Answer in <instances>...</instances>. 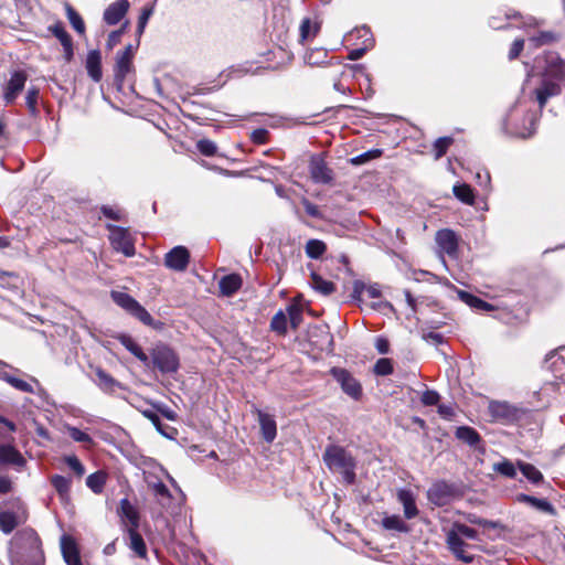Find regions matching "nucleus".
I'll use <instances>...</instances> for the list:
<instances>
[{
    "label": "nucleus",
    "instance_id": "f257e3e1",
    "mask_svg": "<svg viewBox=\"0 0 565 565\" xmlns=\"http://www.w3.org/2000/svg\"><path fill=\"white\" fill-rule=\"evenodd\" d=\"M11 565H44L42 543L32 529H23L14 534L9 548Z\"/></svg>",
    "mask_w": 565,
    "mask_h": 565
},
{
    "label": "nucleus",
    "instance_id": "f03ea898",
    "mask_svg": "<svg viewBox=\"0 0 565 565\" xmlns=\"http://www.w3.org/2000/svg\"><path fill=\"white\" fill-rule=\"evenodd\" d=\"M323 461L330 470L341 473L348 484L354 482L355 460L343 447L328 446L323 454Z\"/></svg>",
    "mask_w": 565,
    "mask_h": 565
},
{
    "label": "nucleus",
    "instance_id": "7ed1b4c3",
    "mask_svg": "<svg viewBox=\"0 0 565 565\" xmlns=\"http://www.w3.org/2000/svg\"><path fill=\"white\" fill-rule=\"evenodd\" d=\"M463 539L477 540L478 532L462 523H454L447 533V545L452 554L465 563L473 561V555L468 552L469 544L463 542Z\"/></svg>",
    "mask_w": 565,
    "mask_h": 565
},
{
    "label": "nucleus",
    "instance_id": "20e7f679",
    "mask_svg": "<svg viewBox=\"0 0 565 565\" xmlns=\"http://www.w3.org/2000/svg\"><path fill=\"white\" fill-rule=\"evenodd\" d=\"M564 76V63L558 57H552L550 66L546 70V77L542 81L541 87L536 93V99L540 107L543 108L550 97L561 94L559 81Z\"/></svg>",
    "mask_w": 565,
    "mask_h": 565
},
{
    "label": "nucleus",
    "instance_id": "39448f33",
    "mask_svg": "<svg viewBox=\"0 0 565 565\" xmlns=\"http://www.w3.org/2000/svg\"><path fill=\"white\" fill-rule=\"evenodd\" d=\"M28 519V511L24 503L19 499H13L0 504V530L9 534L19 524Z\"/></svg>",
    "mask_w": 565,
    "mask_h": 565
},
{
    "label": "nucleus",
    "instance_id": "423d86ee",
    "mask_svg": "<svg viewBox=\"0 0 565 565\" xmlns=\"http://www.w3.org/2000/svg\"><path fill=\"white\" fill-rule=\"evenodd\" d=\"M111 299L116 305L138 319L145 326L159 329L161 322L156 321L151 315L130 295L121 291H111Z\"/></svg>",
    "mask_w": 565,
    "mask_h": 565
},
{
    "label": "nucleus",
    "instance_id": "0eeeda50",
    "mask_svg": "<svg viewBox=\"0 0 565 565\" xmlns=\"http://www.w3.org/2000/svg\"><path fill=\"white\" fill-rule=\"evenodd\" d=\"M330 374L345 395L354 401L361 399L363 395L362 384L351 372L342 367H332Z\"/></svg>",
    "mask_w": 565,
    "mask_h": 565
},
{
    "label": "nucleus",
    "instance_id": "6e6552de",
    "mask_svg": "<svg viewBox=\"0 0 565 565\" xmlns=\"http://www.w3.org/2000/svg\"><path fill=\"white\" fill-rule=\"evenodd\" d=\"M151 361L161 373H173L179 369L177 353L166 344H158L152 349Z\"/></svg>",
    "mask_w": 565,
    "mask_h": 565
},
{
    "label": "nucleus",
    "instance_id": "1a4fd4ad",
    "mask_svg": "<svg viewBox=\"0 0 565 565\" xmlns=\"http://www.w3.org/2000/svg\"><path fill=\"white\" fill-rule=\"evenodd\" d=\"M107 227L110 232L109 241L113 248L117 252H121L127 257L134 256V241L128 230L116 225H107Z\"/></svg>",
    "mask_w": 565,
    "mask_h": 565
},
{
    "label": "nucleus",
    "instance_id": "9d476101",
    "mask_svg": "<svg viewBox=\"0 0 565 565\" xmlns=\"http://www.w3.org/2000/svg\"><path fill=\"white\" fill-rule=\"evenodd\" d=\"M454 494V487L445 481L435 482L427 491L429 502L437 507L449 504Z\"/></svg>",
    "mask_w": 565,
    "mask_h": 565
},
{
    "label": "nucleus",
    "instance_id": "9b49d317",
    "mask_svg": "<svg viewBox=\"0 0 565 565\" xmlns=\"http://www.w3.org/2000/svg\"><path fill=\"white\" fill-rule=\"evenodd\" d=\"M26 79L28 75L24 71H14L11 74L3 89V99L7 105L14 103L18 95L23 90Z\"/></svg>",
    "mask_w": 565,
    "mask_h": 565
},
{
    "label": "nucleus",
    "instance_id": "f8f14e48",
    "mask_svg": "<svg viewBox=\"0 0 565 565\" xmlns=\"http://www.w3.org/2000/svg\"><path fill=\"white\" fill-rule=\"evenodd\" d=\"M190 262V253L184 246H175L164 256V265L174 271H184Z\"/></svg>",
    "mask_w": 565,
    "mask_h": 565
},
{
    "label": "nucleus",
    "instance_id": "ddd939ff",
    "mask_svg": "<svg viewBox=\"0 0 565 565\" xmlns=\"http://www.w3.org/2000/svg\"><path fill=\"white\" fill-rule=\"evenodd\" d=\"M118 513L122 521L124 531L139 529V512L127 498L120 500Z\"/></svg>",
    "mask_w": 565,
    "mask_h": 565
},
{
    "label": "nucleus",
    "instance_id": "4468645a",
    "mask_svg": "<svg viewBox=\"0 0 565 565\" xmlns=\"http://www.w3.org/2000/svg\"><path fill=\"white\" fill-rule=\"evenodd\" d=\"M130 3L128 0H116L104 11L103 20L107 25L118 24L128 13Z\"/></svg>",
    "mask_w": 565,
    "mask_h": 565
},
{
    "label": "nucleus",
    "instance_id": "2eb2a0df",
    "mask_svg": "<svg viewBox=\"0 0 565 565\" xmlns=\"http://www.w3.org/2000/svg\"><path fill=\"white\" fill-rule=\"evenodd\" d=\"M61 552L67 565H83L81 562L79 550L75 540L70 535H62Z\"/></svg>",
    "mask_w": 565,
    "mask_h": 565
},
{
    "label": "nucleus",
    "instance_id": "dca6fc26",
    "mask_svg": "<svg viewBox=\"0 0 565 565\" xmlns=\"http://www.w3.org/2000/svg\"><path fill=\"white\" fill-rule=\"evenodd\" d=\"M309 168L311 178L315 182L327 184L332 181V171L328 168L323 159L312 157Z\"/></svg>",
    "mask_w": 565,
    "mask_h": 565
},
{
    "label": "nucleus",
    "instance_id": "f3484780",
    "mask_svg": "<svg viewBox=\"0 0 565 565\" xmlns=\"http://www.w3.org/2000/svg\"><path fill=\"white\" fill-rule=\"evenodd\" d=\"M436 243L439 248L449 256L456 255L458 249V238L454 231L448 228L438 231L436 234Z\"/></svg>",
    "mask_w": 565,
    "mask_h": 565
},
{
    "label": "nucleus",
    "instance_id": "a211bd4d",
    "mask_svg": "<svg viewBox=\"0 0 565 565\" xmlns=\"http://www.w3.org/2000/svg\"><path fill=\"white\" fill-rule=\"evenodd\" d=\"M258 423L260 426L262 437L267 443H273L277 436V425L273 415L257 409Z\"/></svg>",
    "mask_w": 565,
    "mask_h": 565
},
{
    "label": "nucleus",
    "instance_id": "6ab92c4d",
    "mask_svg": "<svg viewBox=\"0 0 565 565\" xmlns=\"http://www.w3.org/2000/svg\"><path fill=\"white\" fill-rule=\"evenodd\" d=\"M85 68L88 76L95 82L99 83L103 78L102 71V53L99 50H90L87 53L85 61Z\"/></svg>",
    "mask_w": 565,
    "mask_h": 565
},
{
    "label": "nucleus",
    "instance_id": "aec40b11",
    "mask_svg": "<svg viewBox=\"0 0 565 565\" xmlns=\"http://www.w3.org/2000/svg\"><path fill=\"white\" fill-rule=\"evenodd\" d=\"M489 412L495 420L510 422L516 417V409L507 402H491Z\"/></svg>",
    "mask_w": 565,
    "mask_h": 565
},
{
    "label": "nucleus",
    "instance_id": "412c9836",
    "mask_svg": "<svg viewBox=\"0 0 565 565\" xmlns=\"http://www.w3.org/2000/svg\"><path fill=\"white\" fill-rule=\"evenodd\" d=\"M0 463L12 465L20 469L25 465V459L12 445H0Z\"/></svg>",
    "mask_w": 565,
    "mask_h": 565
},
{
    "label": "nucleus",
    "instance_id": "4be33fe9",
    "mask_svg": "<svg viewBox=\"0 0 565 565\" xmlns=\"http://www.w3.org/2000/svg\"><path fill=\"white\" fill-rule=\"evenodd\" d=\"M127 545L140 558H147V546L138 529L127 530Z\"/></svg>",
    "mask_w": 565,
    "mask_h": 565
},
{
    "label": "nucleus",
    "instance_id": "5701e85b",
    "mask_svg": "<svg viewBox=\"0 0 565 565\" xmlns=\"http://www.w3.org/2000/svg\"><path fill=\"white\" fill-rule=\"evenodd\" d=\"M96 380L95 383L97 386L105 393H114L116 388H121V384L115 380L110 374L104 371L100 367L95 370Z\"/></svg>",
    "mask_w": 565,
    "mask_h": 565
},
{
    "label": "nucleus",
    "instance_id": "b1692460",
    "mask_svg": "<svg viewBox=\"0 0 565 565\" xmlns=\"http://www.w3.org/2000/svg\"><path fill=\"white\" fill-rule=\"evenodd\" d=\"M397 499L403 505L404 515L406 519H413L418 514V510H417V507L415 503V498L411 490H406V489L398 490Z\"/></svg>",
    "mask_w": 565,
    "mask_h": 565
},
{
    "label": "nucleus",
    "instance_id": "393cba45",
    "mask_svg": "<svg viewBox=\"0 0 565 565\" xmlns=\"http://www.w3.org/2000/svg\"><path fill=\"white\" fill-rule=\"evenodd\" d=\"M363 294H366L369 298L376 299L382 296L380 285H365L361 280H355L353 284L352 298L361 300Z\"/></svg>",
    "mask_w": 565,
    "mask_h": 565
},
{
    "label": "nucleus",
    "instance_id": "a878e982",
    "mask_svg": "<svg viewBox=\"0 0 565 565\" xmlns=\"http://www.w3.org/2000/svg\"><path fill=\"white\" fill-rule=\"evenodd\" d=\"M132 70V58L117 53L115 63V81L121 85L130 71Z\"/></svg>",
    "mask_w": 565,
    "mask_h": 565
},
{
    "label": "nucleus",
    "instance_id": "bb28decb",
    "mask_svg": "<svg viewBox=\"0 0 565 565\" xmlns=\"http://www.w3.org/2000/svg\"><path fill=\"white\" fill-rule=\"evenodd\" d=\"M516 499L519 502L527 503L539 511H542L550 515L555 514L554 507L546 499H539L523 493L518 494Z\"/></svg>",
    "mask_w": 565,
    "mask_h": 565
},
{
    "label": "nucleus",
    "instance_id": "cd10ccee",
    "mask_svg": "<svg viewBox=\"0 0 565 565\" xmlns=\"http://www.w3.org/2000/svg\"><path fill=\"white\" fill-rule=\"evenodd\" d=\"M456 437L465 444L477 447L481 441L479 433L469 426H460L456 429Z\"/></svg>",
    "mask_w": 565,
    "mask_h": 565
},
{
    "label": "nucleus",
    "instance_id": "c85d7f7f",
    "mask_svg": "<svg viewBox=\"0 0 565 565\" xmlns=\"http://www.w3.org/2000/svg\"><path fill=\"white\" fill-rule=\"evenodd\" d=\"M220 289L221 292L225 296H232L235 294L242 286V278L236 274H231L224 276L220 280Z\"/></svg>",
    "mask_w": 565,
    "mask_h": 565
},
{
    "label": "nucleus",
    "instance_id": "c756f323",
    "mask_svg": "<svg viewBox=\"0 0 565 565\" xmlns=\"http://www.w3.org/2000/svg\"><path fill=\"white\" fill-rule=\"evenodd\" d=\"M120 343L145 365H149V356L142 351L139 344L130 337L122 335Z\"/></svg>",
    "mask_w": 565,
    "mask_h": 565
},
{
    "label": "nucleus",
    "instance_id": "7c9ffc66",
    "mask_svg": "<svg viewBox=\"0 0 565 565\" xmlns=\"http://www.w3.org/2000/svg\"><path fill=\"white\" fill-rule=\"evenodd\" d=\"M358 33L360 34V36H365L366 39L364 40L363 47L354 49L349 53L348 57L351 61L360 60L365 54V52L373 45V39L369 28L363 26L358 30Z\"/></svg>",
    "mask_w": 565,
    "mask_h": 565
},
{
    "label": "nucleus",
    "instance_id": "2f4dec72",
    "mask_svg": "<svg viewBox=\"0 0 565 565\" xmlns=\"http://www.w3.org/2000/svg\"><path fill=\"white\" fill-rule=\"evenodd\" d=\"M107 481V473L105 471H96L86 478V486L96 494L104 491Z\"/></svg>",
    "mask_w": 565,
    "mask_h": 565
},
{
    "label": "nucleus",
    "instance_id": "473e14b6",
    "mask_svg": "<svg viewBox=\"0 0 565 565\" xmlns=\"http://www.w3.org/2000/svg\"><path fill=\"white\" fill-rule=\"evenodd\" d=\"M518 468L522 472V475L532 483L537 484L543 481V475L536 467L529 462H524L519 460L516 462Z\"/></svg>",
    "mask_w": 565,
    "mask_h": 565
},
{
    "label": "nucleus",
    "instance_id": "72a5a7b5",
    "mask_svg": "<svg viewBox=\"0 0 565 565\" xmlns=\"http://www.w3.org/2000/svg\"><path fill=\"white\" fill-rule=\"evenodd\" d=\"M51 483L62 500L68 499L71 479L60 475H54L51 477Z\"/></svg>",
    "mask_w": 565,
    "mask_h": 565
},
{
    "label": "nucleus",
    "instance_id": "f704fd0d",
    "mask_svg": "<svg viewBox=\"0 0 565 565\" xmlns=\"http://www.w3.org/2000/svg\"><path fill=\"white\" fill-rule=\"evenodd\" d=\"M65 12L73 29L78 34L83 35L86 31V28L81 14L70 3H65Z\"/></svg>",
    "mask_w": 565,
    "mask_h": 565
},
{
    "label": "nucleus",
    "instance_id": "c9c22d12",
    "mask_svg": "<svg viewBox=\"0 0 565 565\" xmlns=\"http://www.w3.org/2000/svg\"><path fill=\"white\" fill-rule=\"evenodd\" d=\"M328 51L323 47H316L310 50L305 55L306 64L310 66H320L327 62Z\"/></svg>",
    "mask_w": 565,
    "mask_h": 565
},
{
    "label": "nucleus",
    "instance_id": "e433bc0d",
    "mask_svg": "<svg viewBox=\"0 0 565 565\" xmlns=\"http://www.w3.org/2000/svg\"><path fill=\"white\" fill-rule=\"evenodd\" d=\"M311 286L324 296H328L335 290V286L332 281L323 279L317 273H311Z\"/></svg>",
    "mask_w": 565,
    "mask_h": 565
},
{
    "label": "nucleus",
    "instance_id": "4c0bfd02",
    "mask_svg": "<svg viewBox=\"0 0 565 565\" xmlns=\"http://www.w3.org/2000/svg\"><path fill=\"white\" fill-rule=\"evenodd\" d=\"M454 195L465 204L472 205L475 203V194L470 185L455 184L452 188Z\"/></svg>",
    "mask_w": 565,
    "mask_h": 565
},
{
    "label": "nucleus",
    "instance_id": "58836bf2",
    "mask_svg": "<svg viewBox=\"0 0 565 565\" xmlns=\"http://www.w3.org/2000/svg\"><path fill=\"white\" fill-rule=\"evenodd\" d=\"M382 525L385 530L396 531V532H408V525L403 521L399 515H390L385 516L382 520Z\"/></svg>",
    "mask_w": 565,
    "mask_h": 565
},
{
    "label": "nucleus",
    "instance_id": "ea45409f",
    "mask_svg": "<svg viewBox=\"0 0 565 565\" xmlns=\"http://www.w3.org/2000/svg\"><path fill=\"white\" fill-rule=\"evenodd\" d=\"M320 24L318 22H312L310 18L302 19L300 23V41L305 42L309 38H313L319 32Z\"/></svg>",
    "mask_w": 565,
    "mask_h": 565
},
{
    "label": "nucleus",
    "instance_id": "a19ab883",
    "mask_svg": "<svg viewBox=\"0 0 565 565\" xmlns=\"http://www.w3.org/2000/svg\"><path fill=\"white\" fill-rule=\"evenodd\" d=\"M459 297L461 300H463L469 307L478 309V310H491L492 306L482 299L466 292V291H459Z\"/></svg>",
    "mask_w": 565,
    "mask_h": 565
},
{
    "label": "nucleus",
    "instance_id": "79ce46f5",
    "mask_svg": "<svg viewBox=\"0 0 565 565\" xmlns=\"http://www.w3.org/2000/svg\"><path fill=\"white\" fill-rule=\"evenodd\" d=\"M2 380L6 381L8 384H10L12 387H14L18 391H21L24 393H35L33 385L24 380L18 379L8 373H4L2 375Z\"/></svg>",
    "mask_w": 565,
    "mask_h": 565
},
{
    "label": "nucleus",
    "instance_id": "37998d69",
    "mask_svg": "<svg viewBox=\"0 0 565 565\" xmlns=\"http://www.w3.org/2000/svg\"><path fill=\"white\" fill-rule=\"evenodd\" d=\"M326 249V244L320 239H309L305 247L307 256L312 259H318L321 257Z\"/></svg>",
    "mask_w": 565,
    "mask_h": 565
},
{
    "label": "nucleus",
    "instance_id": "c03bdc74",
    "mask_svg": "<svg viewBox=\"0 0 565 565\" xmlns=\"http://www.w3.org/2000/svg\"><path fill=\"white\" fill-rule=\"evenodd\" d=\"M493 471L511 479L515 478L516 476V468L509 459H503L499 462H495L493 465Z\"/></svg>",
    "mask_w": 565,
    "mask_h": 565
},
{
    "label": "nucleus",
    "instance_id": "a18cd8bd",
    "mask_svg": "<svg viewBox=\"0 0 565 565\" xmlns=\"http://www.w3.org/2000/svg\"><path fill=\"white\" fill-rule=\"evenodd\" d=\"M149 486L151 487L154 495L158 498V500L160 501V503L162 505H166L167 503L170 502L171 494H170L169 489L167 488V486L163 482L158 481V482H153Z\"/></svg>",
    "mask_w": 565,
    "mask_h": 565
},
{
    "label": "nucleus",
    "instance_id": "49530a36",
    "mask_svg": "<svg viewBox=\"0 0 565 565\" xmlns=\"http://www.w3.org/2000/svg\"><path fill=\"white\" fill-rule=\"evenodd\" d=\"M287 315L279 310L270 321L271 330L276 331L279 334H285L287 332Z\"/></svg>",
    "mask_w": 565,
    "mask_h": 565
},
{
    "label": "nucleus",
    "instance_id": "de8ad7c7",
    "mask_svg": "<svg viewBox=\"0 0 565 565\" xmlns=\"http://www.w3.org/2000/svg\"><path fill=\"white\" fill-rule=\"evenodd\" d=\"M382 153L383 152L381 149H371V150L363 152L356 157H353L350 161L354 166H360V164L366 163L367 161H370L372 159L380 158L382 156Z\"/></svg>",
    "mask_w": 565,
    "mask_h": 565
},
{
    "label": "nucleus",
    "instance_id": "09e8293b",
    "mask_svg": "<svg viewBox=\"0 0 565 565\" xmlns=\"http://www.w3.org/2000/svg\"><path fill=\"white\" fill-rule=\"evenodd\" d=\"M128 26H129V21L126 20L119 30H116V31H113L109 33L107 42H106V46L108 50H113L120 42V38L127 31Z\"/></svg>",
    "mask_w": 565,
    "mask_h": 565
},
{
    "label": "nucleus",
    "instance_id": "8fccbe9b",
    "mask_svg": "<svg viewBox=\"0 0 565 565\" xmlns=\"http://www.w3.org/2000/svg\"><path fill=\"white\" fill-rule=\"evenodd\" d=\"M374 373L380 376H386L393 373V363L390 359L382 358L374 365Z\"/></svg>",
    "mask_w": 565,
    "mask_h": 565
},
{
    "label": "nucleus",
    "instance_id": "3c124183",
    "mask_svg": "<svg viewBox=\"0 0 565 565\" xmlns=\"http://www.w3.org/2000/svg\"><path fill=\"white\" fill-rule=\"evenodd\" d=\"M38 99H39V89L36 87H30L26 92L25 103L32 115L38 113Z\"/></svg>",
    "mask_w": 565,
    "mask_h": 565
},
{
    "label": "nucleus",
    "instance_id": "603ef678",
    "mask_svg": "<svg viewBox=\"0 0 565 565\" xmlns=\"http://www.w3.org/2000/svg\"><path fill=\"white\" fill-rule=\"evenodd\" d=\"M451 143H452V138H450V137L438 138L434 143V151H435L436 159L441 158L447 152V150Z\"/></svg>",
    "mask_w": 565,
    "mask_h": 565
},
{
    "label": "nucleus",
    "instance_id": "864d4df0",
    "mask_svg": "<svg viewBox=\"0 0 565 565\" xmlns=\"http://www.w3.org/2000/svg\"><path fill=\"white\" fill-rule=\"evenodd\" d=\"M288 318L292 329H297L302 321V311L296 305H290L287 308Z\"/></svg>",
    "mask_w": 565,
    "mask_h": 565
},
{
    "label": "nucleus",
    "instance_id": "5fc2aeb1",
    "mask_svg": "<svg viewBox=\"0 0 565 565\" xmlns=\"http://www.w3.org/2000/svg\"><path fill=\"white\" fill-rule=\"evenodd\" d=\"M547 361H551L555 370L561 369L563 365L565 366V347L558 348L555 352H552L547 356Z\"/></svg>",
    "mask_w": 565,
    "mask_h": 565
},
{
    "label": "nucleus",
    "instance_id": "6e6d98bb",
    "mask_svg": "<svg viewBox=\"0 0 565 565\" xmlns=\"http://www.w3.org/2000/svg\"><path fill=\"white\" fill-rule=\"evenodd\" d=\"M67 433L74 441L82 444H90L93 441L92 437L79 428L67 426Z\"/></svg>",
    "mask_w": 565,
    "mask_h": 565
},
{
    "label": "nucleus",
    "instance_id": "4d7b16f0",
    "mask_svg": "<svg viewBox=\"0 0 565 565\" xmlns=\"http://www.w3.org/2000/svg\"><path fill=\"white\" fill-rule=\"evenodd\" d=\"M198 150L207 157L214 156L216 153L217 147L215 142L210 139H201L196 143Z\"/></svg>",
    "mask_w": 565,
    "mask_h": 565
},
{
    "label": "nucleus",
    "instance_id": "13d9d810",
    "mask_svg": "<svg viewBox=\"0 0 565 565\" xmlns=\"http://www.w3.org/2000/svg\"><path fill=\"white\" fill-rule=\"evenodd\" d=\"M61 45L63 46L64 51V60L70 63L74 57V46H73V40L72 36L68 34L65 39H62Z\"/></svg>",
    "mask_w": 565,
    "mask_h": 565
},
{
    "label": "nucleus",
    "instance_id": "bf43d9fd",
    "mask_svg": "<svg viewBox=\"0 0 565 565\" xmlns=\"http://www.w3.org/2000/svg\"><path fill=\"white\" fill-rule=\"evenodd\" d=\"M65 462L77 477H82L85 473V468L76 456H67L65 458Z\"/></svg>",
    "mask_w": 565,
    "mask_h": 565
},
{
    "label": "nucleus",
    "instance_id": "052dcab7",
    "mask_svg": "<svg viewBox=\"0 0 565 565\" xmlns=\"http://www.w3.org/2000/svg\"><path fill=\"white\" fill-rule=\"evenodd\" d=\"M555 40H556L555 34L553 32H548V31L541 32L537 36H532L530 39V41L533 42L535 46L547 44Z\"/></svg>",
    "mask_w": 565,
    "mask_h": 565
},
{
    "label": "nucleus",
    "instance_id": "680f3d73",
    "mask_svg": "<svg viewBox=\"0 0 565 565\" xmlns=\"http://www.w3.org/2000/svg\"><path fill=\"white\" fill-rule=\"evenodd\" d=\"M151 14H152V9L149 8V9H143L141 14L139 15L138 25H137V34L139 36L143 33Z\"/></svg>",
    "mask_w": 565,
    "mask_h": 565
},
{
    "label": "nucleus",
    "instance_id": "e2e57ef3",
    "mask_svg": "<svg viewBox=\"0 0 565 565\" xmlns=\"http://www.w3.org/2000/svg\"><path fill=\"white\" fill-rule=\"evenodd\" d=\"M420 399L424 405L434 406L439 402V394L436 391L427 390L423 393Z\"/></svg>",
    "mask_w": 565,
    "mask_h": 565
},
{
    "label": "nucleus",
    "instance_id": "0e129e2a",
    "mask_svg": "<svg viewBox=\"0 0 565 565\" xmlns=\"http://www.w3.org/2000/svg\"><path fill=\"white\" fill-rule=\"evenodd\" d=\"M468 521L470 523H472V524H477V525H480V526H483V527H489V529H495L497 527V523L495 522L482 519V518L477 516L475 514H470L468 516Z\"/></svg>",
    "mask_w": 565,
    "mask_h": 565
},
{
    "label": "nucleus",
    "instance_id": "69168bd1",
    "mask_svg": "<svg viewBox=\"0 0 565 565\" xmlns=\"http://www.w3.org/2000/svg\"><path fill=\"white\" fill-rule=\"evenodd\" d=\"M524 47V40L523 39H516L513 41L510 52H509V58L514 60L516 58L520 53L522 52Z\"/></svg>",
    "mask_w": 565,
    "mask_h": 565
},
{
    "label": "nucleus",
    "instance_id": "338daca9",
    "mask_svg": "<svg viewBox=\"0 0 565 565\" xmlns=\"http://www.w3.org/2000/svg\"><path fill=\"white\" fill-rule=\"evenodd\" d=\"M49 30L56 39H58V41H61L62 39H65L68 35L67 31L65 30L64 25L61 22H57L54 25H51L49 28Z\"/></svg>",
    "mask_w": 565,
    "mask_h": 565
},
{
    "label": "nucleus",
    "instance_id": "774afa93",
    "mask_svg": "<svg viewBox=\"0 0 565 565\" xmlns=\"http://www.w3.org/2000/svg\"><path fill=\"white\" fill-rule=\"evenodd\" d=\"M268 131L264 128L256 129L252 132V140L255 143L263 145L267 141Z\"/></svg>",
    "mask_w": 565,
    "mask_h": 565
}]
</instances>
